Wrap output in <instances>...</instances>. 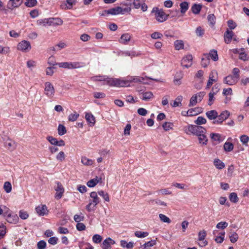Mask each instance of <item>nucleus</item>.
Wrapping results in <instances>:
<instances>
[{"mask_svg": "<svg viewBox=\"0 0 249 249\" xmlns=\"http://www.w3.org/2000/svg\"><path fill=\"white\" fill-rule=\"evenodd\" d=\"M238 79L231 74L226 76L223 79V83L229 86L235 85L238 81Z\"/></svg>", "mask_w": 249, "mask_h": 249, "instance_id": "9d476101", "label": "nucleus"}, {"mask_svg": "<svg viewBox=\"0 0 249 249\" xmlns=\"http://www.w3.org/2000/svg\"><path fill=\"white\" fill-rule=\"evenodd\" d=\"M17 49L23 52H28L31 49V46L29 41L22 40L18 44Z\"/></svg>", "mask_w": 249, "mask_h": 249, "instance_id": "423d86ee", "label": "nucleus"}, {"mask_svg": "<svg viewBox=\"0 0 249 249\" xmlns=\"http://www.w3.org/2000/svg\"><path fill=\"white\" fill-rule=\"evenodd\" d=\"M205 56H206L205 58H202L201 59V65L204 68L207 67L210 62L208 55H205Z\"/></svg>", "mask_w": 249, "mask_h": 249, "instance_id": "6e6d98bb", "label": "nucleus"}, {"mask_svg": "<svg viewBox=\"0 0 249 249\" xmlns=\"http://www.w3.org/2000/svg\"><path fill=\"white\" fill-rule=\"evenodd\" d=\"M196 34L197 36L201 37L204 34V30L201 26H198L196 30Z\"/></svg>", "mask_w": 249, "mask_h": 249, "instance_id": "4d7b16f0", "label": "nucleus"}, {"mask_svg": "<svg viewBox=\"0 0 249 249\" xmlns=\"http://www.w3.org/2000/svg\"><path fill=\"white\" fill-rule=\"evenodd\" d=\"M114 244H115L114 241L108 237L103 241L102 244V248L103 249H110L111 245Z\"/></svg>", "mask_w": 249, "mask_h": 249, "instance_id": "dca6fc26", "label": "nucleus"}, {"mask_svg": "<svg viewBox=\"0 0 249 249\" xmlns=\"http://www.w3.org/2000/svg\"><path fill=\"white\" fill-rule=\"evenodd\" d=\"M232 75L239 80L240 78V70L238 68H234L232 71Z\"/></svg>", "mask_w": 249, "mask_h": 249, "instance_id": "e2e57ef3", "label": "nucleus"}, {"mask_svg": "<svg viewBox=\"0 0 249 249\" xmlns=\"http://www.w3.org/2000/svg\"><path fill=\"white\" fill-rule=\"evenodd\" d=\"M207 55L208 56L209 55L214 61H216L218 59L217 52L215 50H211L209 54Z\"/></svg>", "mask_w": 249, "mask_h": 249, "instance_id": "c9c22d12", "label": "nucleus"}, {"mask_svg": "<svg viewBox=\"0 0 249 249\" xmlns=\"http://www.w3.org/2000/svg\"><path fill=\"white\" fill-rule=\"evenodd\" d=\"M93 81H105L106 84L110 86L118 87V86H124L126 83L121 81V79L109 78L107 76L97 75L92 77Z\"/></svg>", "mask_w": 249, "mask_h": 249, "instance_id": "f257e3e1", "label": "nucleus"}, {"mask_svg": "<svg viewBox=\"0 0 249 249\" xmlns=\"http://www.w3.org/2000/svg\"><path fill=\"white\" fill-rule=\"evenodd\" d=\"M233 144L230 142H226L223 146L224 149L226 152H231L233 149Z\"/></svg>", "mask_w": 249, "mask_h": 249, "instance_id": "f704fd0d", "label": "nucleus"}, {"mask_svg": "<svg viewBox=\"0 0 249 249\" xmlns=\"http://www.w3.org/2000/svg\"><path fill=\"white\" fill-rule=\"evenodd\" d=\"M98 194L100 196H102L105 201L107 202L109 201V196L107 193L103 191H100L98 192Z\"/></svg>", "mask_w": 249, "mask_h": 249, "instance_id": "5fc2aeb1", "label": "nucleus"}, {"mask_svg": "<svg viewBox=\"0 0 249 249\" xmlns=\"http://www.w3.org/2000/svg\"><path fill=\"white\" fill-rule=\"evenodd\" d=\"M131 39V36L128 33H125L124 34H123L120 39L119 42L121 43L125 44L127 43L128 41L130 40Z\"/></svg>", "mask_w": 249, "mask_h": 249, "instance_id": "6ab92c4d", "label": "nucleus"}, {"mask_svg": "<svg viewBox=\"0 0 249 249\" xmlns=\"http://www.w3.org/2000/svg\"><path fill=\"white\" fill-rule=\"evenodd\" d=\"M102 236L99 234H95L92 237V241L96 244L100 243L102 241Z\"/></svg>", "mask_w": 249, "mask_h": 249, "instance_id": "13d9d810", "label": "nucleus"}, {"mask_svg": "<svg viewBox=\"0 0 249 249\" xmlns=\"http://www.w3.org/2000/svg\"><path fill=\"white\" fill-rule=\"evenodd\" d=\"M215 167L218 169H222L225 167V164L218 159H216L213 161Z\"/></svg>", "mask_w": 249, "mask_h": 249, "instance_id": "bb28decb", "label": "nucleus"}, {"mask_svg": "<svg viewBox=\"0 0 249 249\" xmlns=\"http://www.w3.org/2000/svg\"><path fill=\"white\" fill-rule=\"evenodd\" d=\"M144 0H134L132 4L136 9L140 8V6Z\"/></svg>", "mask_w": 249, "mask_h": 249, "instance_id": "680f3d73", "label": "nucleus"}, {"mask_svg": "<svg viewBox=\"0 0 249 249\" xmlns=\"http://www.w3.org/2000/svg\"><path fill=\"white\" fill-rule=\"evenodd\" d=\"M19 216L21 219L25 220L28 218L29 215L27 212L24 210H20L19 212Z\"/></svg>", "mask_w": 249, "mask_h": 249, "instance_id": "bf43d9fd", "label": "nucleus"}, {"mask_svg": "<svg viewBox=\"0 0 249 249\" xmlns=\"http://www.w3.org/2000/svg\"><path fill=\"white\" fill-rule=\"evenodd\" d=\"M207 19L209 23V25L211 27H213L216 22V17L214 14H209L207 17Z\"/></svg>", "mask_w": 249, "mask_h": 249, "instance_id": "393cba45", "label": "nucleus"}, {"mask_svg": "<svg viewBox=\"0 0 249 249\" xmlns=\"http://www.w3.org/2000/svg\"><path fill=\"white\" fill-rule=\"evenodd\" d=\"M81 162L85 165H91L93 163V161L85 157H83L81 158Z\"/></svg>", "mask_w": 249, "mask_h": 249, "instance_id": "a19ab883", "label": "nucleus"}, {"mask_svg": "<svg viewBox=\"0 0 249 249\" xmlns=\"http://www.w3.org/2000/svg\"><path fill=\"white\" fill-rule=\"evenodd\" d=\"M202 108L201 107H197L194 108L189 109V113L190 116H196L201 113Z\"/></svg>", "mask_w": 249, "mask_h": 249, "instance_id": "412c9836", "label": "nucleus"}, {"mask_svg": "<svg viewBox=\"0 0 249 249\" xmlns=\"http://www.w3.org/2000/svg\"><path fill=\"white\" fill-rule=\"evenodd\" d=\"M159 218L160 221L164 223L170 224L171 222V219L168 217H167V216L163 214H160Z\"/></svg>", "mask_w": 249, "mask_h": 249, "instance_id": "a18cd8bd", "label": "nucleus"}, {"mask_svg": "<svg viewBox=\"0 0 249 249\" xmlns=\"http://www.w3.org/2000/svg\"><path fill=\"white\" fill-rule=\"evenodd\" d=\"M5 146L9 149L13 150L15 148V142L12 140H8L4 143Z\"/></svg>", "mask_w": 249, "mask_h": 249, "instance_id": "473e14b6", "label": "nucleus"}, {"mask_svg": "<svg viewBox=\"0 0 249 249\" xmlns=\"http://www.w3.org/2000/svg\"><path fill=\"white\" fill-rule=\"evenodd\" d=\"M79 116V114L76 111H74L73 113H71L68 117V120L70 122L75 121Z\"/></svg>", "mask_w": 249, "mask_h": 249, "instance_id": "58836bf2", "label": "nucleus"}, {"mask_svg": "<svg viewBox=\"0 0 249 249\" xmlns=\"http://www.w3.org/2000/svg\"><path fill=\"white\" fill-rule=\"evenodd\" d=\"M210 137L212 140L215 141L221 142L222 141L221 135L218 133H212Z\"/></svg>", "mask_w": 249, "mask_h": 249, "instance_id": "de8ad7c7", "label": "nucleus"}, {"mask_svg": "<svg viewBox=\"0 0 249 249\" xmlns=\"http://www.w3.org/2000/svg\"><path fill=\"white\" fill-rule=\"evenodd\" d=\"M12 6L14 8L18 7L23 2V0H10Z\"/></svg>", "mask_w": 249, "mask_h": 249, "instance_id": "3c124183", "label": "nucleus"}, {"mask_svg": "<svg viewBox=\"0 0 249 249\" xmlns=\"http://www.w3.org/2000/svg\"><path fill=\"white\" fill-rule=\"evenodd\" d=\"M152 13H155V18L159 22H163L167 19L168 16L166 15L163 10L161 9H159L157 7L153 9Z\"/></svg>", "mask_w": 249, "mask_h": 249, "instance_id": "20e7f679", "label": "nucleus"}, {"mask_svg": "<svg viewBox=\"0 0 249 249\" xmlns=\"http://www.w3.org/2000/svg\"><path fill=\"white\" fill-rule=\"evenodd\" d=\"M217 75L218 73L216 70H213L211 71L209 75V78L206 86V89H209L213 82L217 81Z\"/></svg>", "mask_w": 249, "mask_h": 249, "instance_id": "0eeeda50", "label": "nucleus"}, {"mask_svg": "<svg viewBox=\"0 0 249 249\" xmlns=\"http://www.w3.org/2000/svg\"><path fill=\"white\" fill-rule=\"evenodd\" d=\"M202 8V5L200 4H194L191 7L192 12L195 14H198L199 13Z\"/></svg>", "mask_w": 249, "mask_h": 249, "instance_id": "c756f323", "label": "nucleus"}, {"mask_svg": "<svg viewBox=\"0 0 249 249\" xmlns=\"http://www.w3.org/2000/svg\"><path fill=\"white\" fill-rule=\"evenodd\" d=\"M54 190L56 191L55 198L56 199H60L62 197L65 191L62 184L60 182H57L56 186L54 187Z\"/></svg>", "mask_w": 249, "mask_h": 249, "instance_id": "1a4fd4ad", "label": "nucleus"}, {"mask_svg": "<svg viewBox=\"0 0 249 249\" xmlns=\"http://www.w3.org/2000/svg\"><path fill=\"white\" fill-rule=\"evenodd\" d=\"M109 10V14L111 15H117L120 14H123L124 12L128 11L127 8L123 9L120 6H117L114 8H110Z\"/></svg>", "mask_w": 249, "mask_h": 249, "instance_id": "ddd939ff", "label": "nucleus"}, {"mask_svg": "<svg viewBox=\"0 0 249 249\" xmlns=\"http://www.w3.org/2000/svg\"><path fill=\"white\" fill-rule=\"evenodd\" d=\"M162 36V34L158 32H155L151 35V38L154 39L161 38Z\"/></svg>", "mask_w": 249, "mask_h": 249, "instance_id": "338daca9", "label": "nucleus"}, {"mask_svg": "<svg viewBox=\"0 0 249 249\" xmlns=\"http://www.w3.org/2000/svg\"><path fill=\"white\" fill-rule=\"evenodd\" d=\"M93 96L96 99H102L105 97L106 94L102 92H95L93 93Z\"/></svg>", "mask_w": 249, "mask_h": 249, "instance_id": "0e129e2a", "label": "nucleus"}, {"mask_svg": "<svg viewBox=\"0 0 249 249\" xmlns=\"http://www.w3.org/2000/svg\"><path fill=\"white\" fill-rule=\"evenodd\" d=\"M57 130L58 134L60 136H62L67 133V129L65 126L63 124H59Z\"/></svg>", "mask_w": 249, "mask_h": 249, "instance_id": "e433bc0d", "label": "nucleus"}, {"mask_svg": "<svg viewBox=\"0 0 249 249\" xmlns=\"http://www.w3.org/2000/svg\"><path fill=\"white\" fill-rule=\"evenodd\" d=\"M153 98V94L151 91H147L142 93V99L144 101H148Z\"/></svg>", "mask_w": 249, "mask_h": 249, "instance_id": "cd10ccee", "label": "nucleus"}, {"mask_svg": "<svg viewBox=\"0 0 249 249\" xmlns=\"http://www.w3.org/2000/svg\"><path fill=\"white\" fill-rule=\"evenodd\" d=\"M193 56L191 54H188L183 58L181 60V65L185 68L190 67L192 64Z\"/></svg>", "mask_w": 249, "mask_h": 249, "instance_id": "f8f14e48", "label": "nucleus"}, {"mask_svg": "<svg viewBox=\"0 0 249 249\" xmlns=\"http://www.w3.org/2000/svg\"><path fill=\"white\" fill-rule=\"evenodd\" d=\"M57 65L61 68L69 69H76L80 67V65L79 62H61L57 63Z\"/></svg>", "mask_w": 249, "mask_h": 249, "instance_id": "39448f33", "label": "nucleus"}, {"mask_svg": "<svg viewBox=\"0 0 249 249\" xmlns=\"http://www.w3.org/2000/svg\"><path fill=\"white\" fill-rule=\"evenodd\" d=\"M55 89L53 85L48 82V98H53L54 95Z\"/></svg>", "mask_w": 249, "mask_h": 249, "instance_id": "aec40b11", "label": "nucleus"}, {"mask_svg": "<svg viewBox=\"0 0 249 249\" xmlns=\"http://www.w3.org/2000/svg\"><path fill=\"white\" fill-rule=\"evenodd\" d=\"M3 189L7 193H9L12 190V185L10 182L6 181L3 185Z\"/></svg>", "mask_w": 249, "mask_h": 249, "instance_id": "49530a36", "label": "nucleus"}, {"mask_svg": "<svg viewBox=\"0 0 249 249\" xmlns=\"http://www.w3.org/2000/svg\"><path fill=\"white\" fill-rule=\"evenodd\" d=\"M156 244V241L154 240H152L150 241L146 242L142 246L144 248V249H149L150 247H152L155 245Z\"/></svg>", "mask_w": 249, "mask_h": 249, "instance_id": "37998d69", "label": "nucleus"}, {"mask_svg": "<svg viewBox=\"0 0 249 249\" xmlns=\"http://www.w3.org/2000/svg\"><path fill=\"white\" fill-rule=\"evenodd\" d=\"M85 118L87 122L91 124L90 126H93L95 124V119L93 115L89 113H87L85 115Z\"/></svg>", "mask_w": 249, "mask_h": 249, "instance_id": "b1692460", "label": "nucleus"}, {"mask_svg": "<svg viewBox=\"0 0 249 249\" xmlns=\"http://www.w3.org/2000/svg\"><path fill=\"white\" fill-rule=\"evenodd\" d=\"M99 181V179H98L97 177L96 178H93L89 180L87 185L89 187H94Z\"/></svg>", "mask_w": 249, "mask_h": 249, "instance_id": "79ce46f5", "label": "nucleus"}, {"mask_svg": "<svg viewBox=\"0 0 249 249\" xmlns=\"http://www.w3.org/2000/svg\"><path fill=\"white\" fill-rule=\"evenodd\" d=\"M180 12L182 14H184L188 9V7H189L188 3L186 1L181 2L180 4Z\"/></svg>", "mask_w": 249, "mask_h": 249, "instance_id": "ea45409f", "label": "nucleus"}, {"mask_svg": "<svg viewBox=\"0 0 249 249\" xmlns=\"http://www.w3.org/2000/svg\"><path fill=\"white\" fill-rule=\"evenodd\" d=\"M229 199L231 202L236 203L238 201V197L235 193H231L229 196Z\"/></svg>", "mask_w": 249, "mask_h": 249, "instance_id": "09e8293b", "label": "nucleus"}, {"mask_svg": "<svg viewBox=\"0 0 249 249\" xmlns=\"http://www.w3.org/2000/svg\"><path fill=\"white\" fill-rule=\"evenodd\" d=\"M199 143L203 145H206L208 142V138L206 133H203L198 137Z\"/></svg>", "mask_w": 249, "mask_h": 249, "instance_id": "7c9ffc66", "label": "nucleus"}, {"mask_svg": "<svg viewBox=\"0 0 249 249\" xmlns=\"http://www.w3.org/2000/svg\"><path fill=\"white\" fill-rule=\"evenodd\" d=\"M197 126L198 125L192 124L189 125L185 127L184 131L185 133L187 134L194 135V134L195 133L197 127Z\"/></svg>", "mask_w": 249, "mask_h": 249, "instance_id": "a211bd4d", "label": "nucleus"}, {"mask_svg": "<svg viewBox=\"0 0 249 249\" xmlns=\"http://www.w3.org/2000/svg\"><path fill=\"white\" fill-rule=\"evenodd\" d=\"M57 65H58L57 63L54 61H53L52 62H48V75H52L56 71Z\"/></svg>", "mask_w": 249, "mask_h": 249, "instance_id": "2eb2a0df", "label": "nucleus"}, {"mask_svg": "<svg viewBox=\"0 0 249 249\" xmlns=\"http://www.w3.org/2000/svg\"><path fill=\"white\" fill-rule=\"evenodd\" d=\"M233 36V32L227 29L224 35V41L226 43L229 44L231 42Z\"/></svg>", "mask_w": 249, "mask_h": 249, "instance_id": "f3484780", "label": "nucleus"}, {"mask_svg": "<svg viewBox=\"0 0 249 249\" xmlns=\"http://www.w3.org/2000/svg\"><path fill=\"white\" fill-rule=\"evenodd\" d=\"M206 130L204 127L201 126H197V127L196 128L195 133L194 135H196L197 136H199L200 135H202L203 133H206Z\"/></svg>", "mask_w": 249, "mask_h": 249, "instance_id": "72a5a7b5", "label": "nucleus"}, {"mask_svg": "<svg viewBox=\"0 0 249 249\" xmlns=\"http://www.w3.org/2000/svg\"><path fill=\"white\" fill-rule=\"evenodd\" d=\"M5 219L10 223H16L18 221V217L17 215H12L11 213H8Z\"/></svg>", "mask_w": 249, "mask_h": 249, "instance_id": "5701e85b", "label": "nucleus"}, {"mask_svg": "<svg viewBox=\"0 0 249 249\" xmlns=\"http://www.w3.org/2000/svg\"><path fill=\"white\" fill-rule=\"evenodd\" d=\"M238 234L234 231L231 232L229 235L230 241L233 243H235L238 240Z\"/></svg>", "mask_w": 249, "mask_h": 249, "instance_id": "4c0bfd02", "label": "nucleus"}, {"mask_svg": "<svg viewBox=\"0 0 249 249\" xmlns=\"http://www.w3.org/2000/svg\"><path fill=\"white\" fill-rule=\"evenodd\" d=\"M217 112L215 110H212L207 111L206 113V115L208 118L210 120H215L217 117Z\"/></svg>", "mask_w": 249, "mask_h": 249, "instance_id": "4be33fe9", "label": "nucleus"}, {"mask_svg": "<svg viewBox=\"0 0 249 249\" xmlns=\"http://www.w3.org/2000/svg\"><path fill=\"white\" fill-rule=\"evenodd\" d=\"M63 23L62 20L58 18H48V25L49 26H58L61 25Z\"/></svg>", "mask_w": 249, "mask_h": 249, "instance_id": "4468645a", "label": "nucleus"}, {"mask_svg": "<svg viewBox=\"0 0 249 249\" xmlns=\"http://www.w3.org/2000/svg\"><path fill=\"white\" fill-rule=\"evenodd\" d=\"M147 232H143L141 231H137L135 232V235L139 238H144L148 235Z\"/></svg>", "mask_w": 249, "mask_h": 249, "instance_id": "8fccbe9b", "label": "nucleus"}, {"mask_svg": "<svg viewBox=\"0 0 249 249\" xmlns=\"http://www.w3.org/2000/svg\"><path fill=\"white\" fill-rule=\"evenodd\" d=\"M230 116V112L227 110L223 111L213 122V124H221L224 120H226Z\"/></svg>", "mask_w": 249, "mask_h": 249, "instance_id": "9b49d317", "label": "nucleus"}, {"mask_svg": "<svg viewBox=\"0 0 249 249\" xmlns=\"http://www.w3.org/2000/svg\"><path fill=\"white\" fill-rule=\"evenodd\" d=\"M206 122V119L202 116L198 117L196 120L195 121V123L197 124L196 125L205 124Z\"/></svg>", "mask_w": 249, "mask_h": 249, "instance_id": "c03bdc74", "label": "nucleus"}, {"mask_svg": "<svg viewBox=\"0 0 249 249\" xmlns=\"http://www.w3.org/2000/svg\"><path fill=\"white\" fill-rule=\"evenodd\" d=\"M91 199L89 200V203L86 206V210L88 212L94 211L96 206L100 201V198L98 196L97 193L95 192H92L90 194Z\"/></svg>", "mask_w": 249, "mask_h": 249, "instance_id": "f03ea898", "label": "nucleus"}, {"mask_svg": "<svg viewBox=\"0 0 249 249\" xmlns=\"http://www.w3.org/2000/svg\"><path fill=\"white\" fill-rule=\"evenodd\" d=\"M174 46L175 49L177 50H179L183 49L184 48V43L182 40H177L174 42Z\"/></svg>", "mask_w": 249, "mask_h": 249, "instance_id": "2f4dec72", "label": "nucleus"}, {"mask_svg": "<svg viewBox=\"0 0 249 249\" xmlns=\"http://www.w3.org/2000/svg\"><path fill=\"white\" fill-rule=\"evenodd\" d=\"M48 141L50 142L52 144L54 145L53 146L50 147V150L52 153H55L58 150V149L56 146H62L65 145V142L63 140H60L58 141L57 139L53 137H48Z\"/></svg>", "mask_w": 249, "mask_h": 249, "instance_id": "7ed1b4c3", "label": "nucleus"}, {"mask_svg": "<svg viewBox=\"0 0 249 249\" xmlns=\"http://www.w3.org/2000/svg\"><path fill=\"white\" fill-rule=\"evenodd\" d=\"M47 209V207L45 205H42L41 206H38L36 208V213L39 215H44L45 213V210Z\"/></svg>", "mask_w": 249, "mask_h": 249, "instance_id": "a878e982", "label": "nucleus"}, {"mask_svg": "<svg viewBox=\"0 0 249 249\" xmlns=\"http://www.w3.org/2000/svg\"><path fill=\"white\" fill-rule=\"evenodd\" d=\"M37 1L36 0H26L25 5L28 7H32L36 5Z\"/></svg>", "mask_w": 249, "mask_h": 249, "instance_id": "052dcab7", "label": "nucleus"}, {"mask_svg": "<svg viewBox=\"0 0 249 249\" xmlns=\"http://www.w3.org/2000/svg\"><path fill=\"white\" fill-rule=\"evenodd\" d=\"M173 124L170 122H165L162 124V127L165 131H168L172 129Z\"/></svg>", "mask_w": 249, "mask_h": 249, "instance_id": "864d4df0", "label": "nucleus"}, {"mask_svg": "<svg viewBox=\"0 0 249 249\" xmlns=\"http://www.w3.org/2000/svg\"><path fill=\"white\" fill-rule=\"evenodd\" d=\"M197 102L196 97L194 95L190 99L189 104V107H193L195 106Z\"/></svg>", "mask_w": 249, "mask_h": 249, "instance_id": "774afa93", "label": "nucleus"}, {"mask_svg": "<svg viewBox=\"0 0 249 249\" xmlns=\"http://www.w3.org/2000/svg\"><path fill=\"white\" fill-rule=\"evenodd\" d=\"M207 233L206 231L204 230L200 231L198 233V239L199 241L203 240L205 239Z\"/></svg>", "mask_w": 249, "mask_h": 249, "instance_id": "69168bd1", "label": "nucleus"}, {"mask_svg": "<svg viewBox=\"0 0 249 249\" xmlns=\"http://www.w3.org/2000/svg\"><path fill=\"white\" fill-rule=\"evenodd\" d=\"M228 226V223L225 221H221L217 224L216 227L218 229L223 230L227 228Z\"/></svg>", "mask_w": 249, "mask_h": 249, "instance_id": "603ef678", "label": "nucleus"}, {"mask_svg": "<svg viewBox=\"0 0 249 249\" xmlns=\"http://www.w3.org/2000/svg\"><path fill=\"white\" fill-rule=\"evenodd\" d=\"M144 80V78L139 76H133L128 77L127 80H124L121 79V81L125 82L126 83L124 86H118V87H126L129 85L131 82H134L135 83H142Z\"/></svg>", "mask_w": 249, "mask_h": 249, "instance_id": "6e6552de", "label": "nucleus"}, {"mask_svg": "<svg viewBox=\"0 0 249 249\" xmlns=\"http://www.w3.org/2000/svg\"><path fill=\"white\" fill-rule=\"evenodd\" d=\"M183 97L182 96H178L174 101L173 104H171V106L174 107L181 106V101Z\"/></svg>", "mask_w": 249, "mask_h": 249, "instance_id": "c85d7f7f", "label": "nucleus"}]
</instances>
